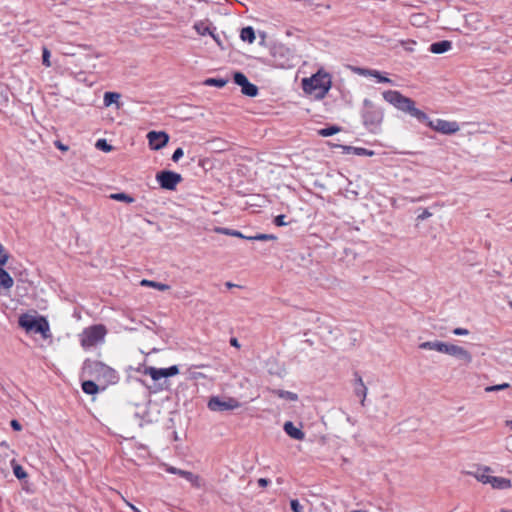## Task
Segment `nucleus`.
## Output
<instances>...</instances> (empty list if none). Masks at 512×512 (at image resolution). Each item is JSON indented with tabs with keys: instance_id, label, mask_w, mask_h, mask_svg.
<instances>
[{
	"instance_id": "obj_1",
	"label": "nucleus",
	"mask_w": 512,
	"mask_h": 512,
	"mask_svg": "<svg viewBox=\"0 0 512 512\" xmlns=\"http://www.w3.org/2000/svg\"><path fill=\"white\" fill-rule=\"evenodd\" d=\"M385 101L396 109L403 111L416 118L419 122L426 123L431 129L445 134L452 135L459 131L460 127L456 121H447L444 119L429 120L426 113L415 107V102L397 90H387L382 93Z\"/></svg>"
},
{
	"instance_id": "obj_2",
	"label": "nucleus",
	"mask_w": 512,
	"mask_h": 512,
	"mask_svg": "<svg viewBox=\"0 0 512 512\" xmlns=\"http://www.w3.org/2000/svg\"><path fill=\"white\" fill-rule=\"evenodd\" d=\"M332 86L331 75L323 69L318 70L311 77L302 79V89L306 94L316 100L323 99Z\"/></svg>"
},
{
	"instance_id": "obj_3",
	"label": "nucleus",
	"mask_w": 512,
	"mask_h": 512,
	"mask_svg": "<svg viewBox=\"0 0 512 512\" xmlns=\"http://www.w3.org/2000/svg\"><path fill=\"white\" fill-rule=\"evenodd\" d=\"M362 123L367 131L377 134L381 131L384 109L370 99L365 98L360 111Z\"/></svg>"
},
{
	"instance_id": "obj_4",
	"label": "nucleus",
	"mask_w": 512,
	"mask_h": 512,
	"mask_svg": "<svg viewBox=\"0 0 512 512\" xmlns=\"http://www.w3.org/2000/svg\"><path fill=\"white\" fill-rule=\"evenodd\" d=\"M83 374L103 380L106 383H114L117 375L114 369L97 360H86L83 364Z\"/></svg>"
},
{
	"instance_id": "obj_5",
	"label": "nucleus",
	"mask_w": 512,
	"mask_h": 512,
	"mask_svg": "<svg viewBox=\"0 0 512 512\" xmlns=\"http://www.w3.org/2000/svg\"><path fill=\"white\" fill-rule=\"evenodd\" d=\"M106 334L107 330L102 324L87 327L80 334L81 346L84 349H89L98 344H101L104 342Z\"/></svg>"
},
{
	"instance_id": "obj_6",
	"label": "nucleus",
	"mask_w": 512,
	"mask_h": 512,
	"mask_svg": "<svg viewBox=\"0 0 512 512\" xmlns=\"http://www.w3.org/2000/svg\"><path fill=\"white\" fill-rule=\"evenodd\" d=\"M19 325L27 332L41 334L44 338L48 337L49 325L44 318H36L29 314H23L19 317Z\"/></svg>"
},
{
	"instance_id": "obj_7",
	"label": "nucleus",
	"mask_w": 512,
	"mask_h": 512,
	"mask_svg": "<svg viewBox=\"0 0 512 512\" xmlns=\"http://www.w3.org/2000/svg\"><path fill=\"white\" fill-rule=\"evenodd\" d=\"M273 58L275 65L282 69H289L296 65L295 56L292 51L285 46L276 47L273 52Z\"/></svg>"
},
{
	"instance_id": "obj_8",
	"label": "nucleus",
	"mask_w": 512,
	"mask_h": 512,
	"mask_svg": "<svg viewBox=\"0 0 512 512\" xmlns=\"http://www.w3.org/2000/svg\"><path fill=\"white\" fill-rule=\"evenodd\" d=\"M207 406L211 411L223 412L239 408L240 402L233 397L220 398L213 396L209 399Z\"/></svg>"
},
{
	"instance_id": "obj_9",
	"label": "nucleus",
	"mask_w": 512,
	"mask_h": 512,
	"mask_svg": "<svg viewBox=\"0 0 512 512\" xmlns=\"http://www.w3.org/2000/svg\"><path fill=\"white\" fill-rule=\"evenodd\" d=\"M444 354H448L450 356H454L462 361H464L465 364H469L472 362V355L471 353L464 349L461 346L445 343V347L443 349Z\"/></svg>"
},
{
	"instance_id": "obj_10",
	"label": "nucleus",
	"mask_w": 512,
	"mask_h": 512,
	"mask_svg": "<svg viewBox=\"0 0 512 512\" xmlns=\"http://www.w3.org/2000/svg\"><path fill=\"white\" fill-rule=\"evenodd\" d=\"M490 472L491 468L488 466L474 465L470 470L466 471L465 474L474 477L476 480H506L502 477L491 476L489 475Z\"/></svg>"
},
{
	"instance_id": "obj_11",
	"label": "nucleus",
	"mask_w": 512,
	"mask_h": 512,
	"mask_svg": "<svg viewBox=\"0 0 512 512\" xmlns=\"http://www.w3.org/2000/svg\"><path fill=\"white\" fill-rule=\"evenodd\" d=\"M182 181L181 174L171 170H162V189L173 191Z\"/></svg>"
},
{
	"instance_id": "obj_12",
	"label": "nucleus",
	"mask_w": 512,
	"mask_h": 512,
	"mask_svg": "<svg viewBox=\"0 0 512 512\" xmlns=\"http://www.w3.org/2000/svg\"><path fill=\"white\" fill-rule=\"evenodd\" d=\"M354 393L356 396L360 397V403L362 406L365 405V399L367 396V387L365 386L362 377L358 374V372L354 373Z\"/></svg>"
},
{
	"instance_id": "obj_13",
	"label": "nucleus",
	"mask_w": 512,
	"mask_h": 512,
	"mask_svg": "<svg viewBox=\"0 0 512 512\" xmlns=\"http://www.w3.org/2000/svg\"><path fill=\"white\" fill-rule=\"evenodd\" d=\"M452 48V42L449 40H442L434 42L429 46V51L433 54H442Z\"/></svg>"
},
{
	"instance_id": "obj_14",
	"label": "nucleus",
	"mask_w": 512,
	"mask_h": 512,
	"mask_svg": "<svg viewBox=\"0 0 512 512\" xmlns=\"http://www.w3.org/2000/svg\"><path fill=\"white\" fill-rule=\"evenodd\" d=\"M283 428L286 434L295 440H303L305 437L304 432L297 428L291 421H287Z\"/></svg>"
},
{
	"instance_id": "obj_15",
	"label": "nucleus",
	"mask_w": 512,
	"mask_h": 512,
	"mask_svg": "<svg viewBox=\"0 0 512 512\" xmlns=\"http://www.w3.org/2000/svg\"><path fill=\"white\" fill-rule=\"evenodd\" d=\"M445 342L441 341H426L419 344V348L422 350H435L443 353Z\"/></svg>"
},
{
	"instance_id": "obj_16",
	"label": "nucleus",
	"mask_w": 512,
	"mask_h": 512,
	"mask_svg": "<svg viewBox=\"0 0 512 512\" xmlns=\"http://www.w3.org/2000/svg\"><path fill=\"white\" fill-rule=\"evenodd\" d=\"M162 468H165L166 471H168L170 473H173V474H176L179 477L186 478V480H197V477L193 478L192 473H190L188 471L181 470V469H176V468H174L172 466H169L167 464H164V463H162Z\"/></svg>"
},
{
	"instance_id": "obj_17",
	"label": "nucleus",
	"mask_w": 512,
	"mask_h": 512,
	"mask_svg": "<svg viewBox=\"0 0 512 512\" xmlns=\"http://www.w3.org/2000/svg\"><path fill=\"white\" fill-rule=\"evenodd\" d=\"M344 150L347 153H352V154L358 155V156H373L374 155V151L368 150V149L362 148V147L345 146Z\"/></svg>"
},
{
	"instance_id": "obj_18",
	"label": "nucleus",
	"mask_w": 512,
	"mask_h": 512,
	"mask_svg": "<svg viewBox=\"0 0 512 512\" xmlns=\"http://www.w3.org/2000/svg\"><path fill=\"white\" fill-rule=\"evenodd\" d=\"M240 38L244 42L253 43L255 40V31L251 26L242 28Z\"/></svg>"
},
{
	"instance_id": "obj_19",
	"label": "nucleus",
	"mask_w": 512,
	"mask_h": 512,
	"mask_svg": "<svg viewBox=\"0 0 512 512\" xmlns=\"http://www.w3.org/2000/svg\"><path fill=\"white\" fill-rule=\"evenodd\" d=\"M361 74L373 76L377 79V81L379 83H392L391 79H389L388 77L382 76L381 73L377 70L362 69Z\"/></svg>"
},
{
	"instance_id": "obj_20",
	"label": "nucleus",
	"mask_w": 512,
	"mask_h": 512,
	"mask_svg": "<svg viewBox=\"0 0 512 512\" xmlns=\"http://www.w3.org/2000/svg\"><path fill=\"white\" fill-rule=\"evenodd\" d=\"M149 145L153 150H160V131H151L147 135Z\"/></svg>"
},
{
	"instance_id": "obj_21",
	"label": "nucleus",
	"mask_w": 512,
	"mask_h": 512,
	"mask_svg": "<svg viewBox=\"0 0 512 512\" xmlns=\"http://www.w3.org/2000/svg\"><path fill=\"white\" fill-rule=\"evenodd\" d=\"M215 232L220 233V234H224V235H228V236H233V237L241 238V239H246V237H247L246 235L242 234L238 230H234V229H230V228H225V227H217V228H215Z\"/></svg>"
},
{
	"instance_id": "obj_22",
	"label": "nucleus",
	"mask_w": 512,
	"mask_h": 512,
	"mask_svg": "<svg viewBox=\"0 0 512 512\" xmlns=\"http://www.w3.org/2000/svg\"><path fill=\"white\" fill-rule=\"evenodd\" d=\"M241 92L246 96L255 97L258 95V87L255 84L248 81L245 85L241 87Z\"/></svg>"
},
{
	"instance_id": "obj_23",
	"label": "nucleus",
	"mask_w": 512,
	"mask_h": 512,
	"mask_svg": "<svg viewBox=\"0 0 512 512\" xmlns=\"http://www.w3.org/2000/svg\"><path fill=\"white\" fill-rule=\"evenodd\" d=\"M82 390L84 393L94 395L98 392V386L94 381L87 380L82 383Z\"/></svg>"
},
{
	"instance_id": "obj_24",
	"label": "nucleus",
	"mask_w": 512,
	"mask_h": 512,
	"mask_svg": "<svg viewBox=\"0 0 512 512\" xmlns=\"http://www.w3.org/2000/svg\"><path fill=\"white\" fill-rule=\"evenodd\" d=\"M340 130H341V128L339 126L331 125V126H328V127L318 130V134L322 137H329V136H332V135L340 132Z\"/></svg>"
},
{
	"instance_id": "obj_25",
	"label": "nucleus",
	"mask_w": 512,
	"mask_h": 512,
	"mask_svg": "<svg viewBox=\"0 0 512 512\" xmlns=\"http://www.w3.org/2000/svg\"><path fill=\"white\" fill-rule=\"evenodd\" d=\"M119 98H120V94H118V93L106 92L104 94V99H103L104 105L108 107L114 103H117Z\"/></svg>"
},
{
	"instance_id": "obj_26",
	"label": "nucleus",
	"mask_w": 512,
	"mask_h": 512,
	"mask_svg": "<svg viewBox=\"0 0 512 512\" xmlns=\"http://www.w3.org/2000/svg\"><path fill=\"white\" fill-rule=\"evenodd\" d=\"M275 394L279 398L287 399L289 401H297L298 400V395L296 393H294V392H291V391L276 390Z\"/></svg>"
},
{
	"instance_id": "obj_27",
	"label": "nucleus",
	"mask_w": 512,
	"mask_h": 512,
	"mask_svg": "<svg viewBox=\"0 0 512 512\" xmlns=\"http://www.w3.org/2000/svg\"><path fill=\"white\" fill-rule=\"evenodd\" d=\"M194 28L195 30L197 31V33L199 35H207V34H212V30L211 28L204 22H198L194 25Z\"/></svg>"
},
{
	"instance_id": "obj_28",
	"label": "nucleus",
	"mask_w": 512,
	"mask_h": 512,
	"mask_svg": "<svg viewBox=\"0 0 512 512\" xmlns=\"http://www.w3.org/2000/svg\"><path fill=\"white\" fill-rule=\"evenodd\" d=\"M246 240L249 241H268L276 240V236L273 234H256L254 236H247Z\"/></svg>"
},
{
	"instance_id": "obj_29",
	"label": "nucleus",
	"mask_w": 512,
	"mask_h": 512,
	"mask_svg": "<svg viewBox=\"0 0 512 512\" xmlns=\"http://www.w3.org/2000/svg\"><path fill=\"white\" fill-rule=\"evenodd\" d=\"M227 83H228V80L223 79V78H209L205 81L206 85L215 86L218 88L224 87Z\"/></svg>"
},
{
	"instance_id": "obj_30",
	"label": "nucleus",
	"mask_w": 512,
	"mask_h": 512,
	"mask_svg": "<svg viewBox=\"0 0 512 512\" xmlns=\"http://www.w3.org/2000/svg\"><path fill=\"white\" fill-rule=\"evenodd\" d=\"M11 464H12V468H13V471H14V475L18 479H23V478L27 477V474H26V472L24 471V469H23V467L21 465L17 464L14 460L11 461Z\"/></svg>"
},
{
	"instance_id": "obj_31",
	"label": "nucleus",
	"mask_w": 512,
	"mask_h": 512,
	"mask_svg": "<svg viewBox=\"0 0 512 512\" xmlns=\"http://www.w3.org/2000/svg\"><path fill=\"white\" fill-rule=\"evenodd\" d=\"M233 80L234 83L240 87H242L249 81L245 74H243L242 72H235L233 75Z\"/></svg>"
},
{
	"instance_id": "obj_32",
	"label": "nucleus",
	"mask_w": 512,
	"mask_h": 512,
	"mask_svg": "<svg viewBox=\"0 0 512 512\" xmlns=\"http://www.w3.org/2000/svg\"><path fill=\"white\" fill-rule=\"evenodd\" d=\"M110 198L113 199V200L124 201V202H127V203L134 202V199L131 196H129L128 194H125V193L111 194Z\"/></svg>"
},
{
	"instance_id": "obj_33",
	"label": "nucleus",
	"mask_w": 512,
	"mask_h": 512,
	"mask_svg": "<svg viewBox=\"0 0 512 512\" xmlns=\"http://www.w3.org/2000/svg\"><path fill=\"white\" fill-rule=\"evenodd\" d=\"M143 373L150 375L153 380L160 379V369L155 367H144Z\"/></svg>"
},
{
	"instance_id": "obj_34",
	"label": "nucleus",
	"mask_w": 512,
	"mask_h": 512,
	"mask_svg": "<svg viewBox=\"0 0 512 512\" xmlns=\"http://www.w3.org/2000/svg\"><path fill=\"white\" fill-rule=\"evenodd\" d=\"M179 369L177 365H173L168 368H162V378H168L178 374Z\"/></svg>"
},
{
	"instance_id": "obj_35",
	"label": "nucleus",
	"mask_w": 512,
	"mask_h": 512,
	"mask_svg": "<svg viewBox=\"0 0 512 512\" xmlns=\"http://www.w3.org/2000/svg\"><path fill=\"white\" fill-rule=\"evenodd\" d=\"M510 385L508 383H502V384H498V385H492V386H487L485 388V392H496V391H501V390H505L507 388H509Z\"/></svg>"
},
{
	"instance_id": "obj_36",
	"label": "nucleus",
	"mask_w": 512,
	"mask_h": 512,
	"mask_svg": "<svg viewBox=\"0 0 512 512\" xmlns=\"http://www.w3.org/2000/svg\"><path fill=\"white\" fill-rule=\"evenodd\" d=\"M96 148L104 151V152H110L112 150V146L107 143L105 139H99L96 144Z\"/></svg>"
},
{
	"instance_id": "obj_37",
	"label": "nucleus",
	"mask_w": 512,
	"mask_h": 512,
	"mask_svg": "<svg viewBox=\"0 0 512 512\" xmlns=\"http://www.w3.org/2000/svg\"><path fill=\"white\" fill-rule=\"evenodd\" d=\"M42 63L46 67H50L51 66L50 51L47 48H45V47L43 48V51H42Z\"/></svg>"
},
{
	"instance_id": "obj_38",
	"label": "nucleus",
	"mask_w": 512,
	"mask_h": 512,
	"mask_svg": "<svg viewBox=\"0 0 512 512\" xmlns=\"http://www.w3.org/2000/svg\"><path fill=\"white\" fill-rule=\"evenodd\" d=\"M493 489H508L511 487V482H490Z\"/></svg>"
},
{
	"instance_id": "obj_39",
	"label": "nucleus",
	"mask_w": 512,
	"mask_h": 512,
	"mask_svg": "<svg viewBox=\"0 0 512 512\" xmlns=\"http://www.w3.org/2000/svg\"><path fill=\"white\" fill-rule=\"evenodd\" d=\"M290 506L293 512H303V506L296 499L291 500Z\"/></svg>"
},
{
	"instance_id": "obj_40",
	"label": "nucleus",
	"mask_w": 512,
	"mask_h": 512,
	"mask_svg": "<svg viewBox=\"0 0 512 512\" xmlns=\"http://www.w3.org/2000/svg\"><path fill=\"white\" fill-rule=\"evenodd\" d=\"M183 155L184 151L182 148L179 147L174 151L171 159L173 162H178L183 157Z\"/></svg>"
},
{
	"instance_id": "obj_41",
	"label": "nucleus",
	"mask_w": 512,
	"mask_h": 512,
	"mask_svg": "<svg viewBox=\"0 0 512 512\" xmlns=\"http://www.w3.org/2000/svg\"><path fill=\"white\" fill-rule=\"evenodd\" d=\"M274 224L276 226H285L287 223L285 222V215L281 214L275 217Z\"/></svg>"
},
{
	"instance_id": "obj_42",
	"label": "nucleus",
	"mask_w": 512,
	"mask_h": 512,
	"mask_svg": "<svg viewBox=\"0 0 512 512\" xmlns=\"http://www.w3.org/2000/svg\"><path fill=\"white\" fill-rule=\"evenodd\" d=\"M452 332H453L454 335H457V336H466V335L469 334V330L468 329L461 328V327L455 328Z\"/></svg>"
},
{
	"instance_id": "obj_43",
	"label": "nucleus",
	"mask_w": 512,
	"mask_h": 512,
	"mask_svg": "<svg viewBox=\"0 0 512 512\" xmlns=\"http://www.w3.org/2000/svg\"><path fill=\"white\" fill-rule=\"evenodd\" d=\"M140 284H141L142 286H152V287H154V288L160 289V283H158V282L149 281V280H145V279H144V280H142V281L140 282Z\"/></svg>"
},
{
	"instance_id": "obj_44",
	"label": "nucleus",
	"mask_w": 512,
	"mask_h": 512,
	"mask_svg": "<svg viewBox=\"0 0 512 512\" xmlns=\"http://www.w3.org/2000/svg\"><path fill=\"white\" fill-rule=\"evenodd\" d=\"M8 260V254L4 252L3 247L0 245V264H5Z\"/></svg>"
},
{
	"instance_id": "obj_45",
	"label": "nucleus",
	"mask_w": 512,
	"mask_h": 512,
	"mask_svg": "<svg viewBox=\"0 0 512 512\" xmlns=\"http://www.w3.org/2000/svg\"><path fill=\"white\" fill-rule=\"evenodd\" d=\"M432 215L431 212H429L427 209H424L421 214L417 216L418 220H425L429 218Z\"/></svg>"
},
{
	"instance_id": "obj_46",
	"label": "nucleus",
	"mask_w": 512,
	"mask_h": 512,
	"mask_svg": "<svg viewBox=\"0 0 512 512\" xmlns=\"http://www.w3.org/2000/svg\"><path fill=\"white\" fill-rule=\"evenodd\" d=\"M128 422H129V425L131 427H134L136 425L137 426H141L142 425L136 414L133 416L132 419H129Z\"/></svg>"
},
{
	"instance_id": "obj_47",
	"label": "nucleus",
	"mask_w": 512,
	"mask_h": 512,
	"mask_svg": "<svg viewBox=\"0 0 512 512\" xmlns=\"http://www.w3.org/2000/svg\"><path fill=\"white\" fill-rule=\"evenodd\" d=\"M11 427L16 431H20L22 429L21 424L17 420L11 421Z\"/></svg>"
},
{
	"instance_id": "obj_48",
	"label": "nucleus",
	"mask_w": 512,
	"mask_h": 512,
	"mask_svg": "<svg viewBox=\"0 0 512 512\" xmlns=\"http://www.w3.org/2000/svg\"><path fill=\"white\" fill-rule=\"evenodd\" d=\"M168 142H169V135L166 132L162 131V148L164 146H166Z\"/></svg>"
},
{
	"instance_id": "obj_49",
	"label": "nucleus",
	"mask_w": 512,
	"mask_h": 512,
	"mask_svg": "<svg viewBox=\"0 0 512 512\" xmlns=\"http://www.w3.org/2000/svg\"><path fill=\"white\" fill-rule=\"evenodd\" d=\"M211 37L216 41V43L219 45V46H222V43H221V40L219 38L218 35L214 34V32L212 31V34H210Z\"/></svg>"
},
{
	"instance_id": "obj_50",
	"label": "nucleus",
	"mask_w": 512,
	"mask_h": 512,
	"mask_svg": "<svg viewBox=\"0 0 512 512\" xmlns=\"http://www.w3.org/2000/svg\"><path fill=\"white\" fill-rule=\"evenodd\" d=\"M230 344H231V346H234V347H237V348L240 347V344H239L238 340L236 338H234V337H232L230 339Z\"/></svg>"
},
{
	"instance_id": "obj_51",
	"label": "nucleus",
	"mask_w": 512,
	"mask_h": 512,
	"mask_svg": "<svg viewBox=\"0 0 512 512\" xmlns=\"http://www.w3.org/2000/svg\"><path fill=\"white\" fill-rule=\"evenodd\" d=\"M56 146H57V148H59V149H60V150H62V151H66V150H68V147H67V146H65V145H63L61 142H57V143H56Z\"/></svg>"
},
{
	"instance_id": "obj_52",
	"label": "nucleus",
	"mask_w": 512,
	"mask_h": 512,
	"mask_svg": "<svg viewBox=\"0 0 512 512\" xmlns=\"http://www.w3.org/2000/svg\"><path fill=\"white\" fill-rule=\"evenodd\" d=\"M225 286H226L227 288H233V287H236L237 285H235V284H233V283H231V282H226V283H225Z\"/></svg>"
},
{
	"instance_id": "obj_53",
	"label": "nucleus",
	"mask_w": 512,
	"mask_h": 512,
	"mask_svg": "<svg viewBox=\"0 0 512 512\" xmlns=\"http://www.w3.org/2000/svg\"><path fill=\"white\" fill-rule=\"evenodd\" d=\"M155 179L160 184V171L156 172Z\"/></svg>"
},
{
	"instance_id": "obj_54",
	"label": "nucleus",
	"mask_w": 512,
	"mask_h": 512,
	"mask_svg": "<svg viewBox=\"0 0 512 512\" xmlns=\"http://www.w3.org/2000/svg\"><path fill=\"white\" fill-rule=\"evenodd\" d=\"M259 484H260L261 487H266L268 482H259Z\"/></svg>"
},
{
	"instance_id": "obj_55",
	"label": "nucleus",
	"mask_w": 512,
	"mask_h": 512,
	"mask_svg": "<svg viewBox=\"0 0 512 512\" xmlns=\"http://www.w3.org/2000/svg\"><path fill=\"white\" fill-rule=\"evenodd\" d=\"M168 288H169V287H168L167 285L162 284V291H164V290H166V289H168Z\"/></svg>"
},
{
	"instance_id": "obj_56",
	"label": "nucleus",
	"mask_w": 512,
	"mask_h": 512,
	"mask_svg": "<svg viewBox=\"0 0 512 512\" xmlns=\"http://www.w3.org/2000/svg\"><path fill=\"white\" fill-rule=\"evenodd\" d=\"M507 425L510 427V429L512 430V421H509L507 422Z\"/></svg>"
},
{
	"instance_id": "obj_57",
	"label": "nucleus",
	"mask_w": 512,
	"mask_h": 512,
	"mask_svg": "<svg viewBox=\"0 0 512 512\" xmlns=\"http://www.w3.org/2000/svg\"><path fill=\"white\" fill-rule=\"evenodd\" d=\"M500 512H512V510H505V509H502V510H500Z\"/></svg>"
},
{
	"instance_id": "obj_58",
	"label": "nucleus",
	"mask_w": 512,
	"mask_h": 512,
	"mask_svg": "<svg viewBox=\"0 0 512 512\" xmlns=\"http://www.w3.org/2000/svg\"><path fill=\"white\" fill-rule=\"evenodd\" d=\"M130 507H131L134 511L138 512V510L135 508V506L130 505Z\"/></svg>"
},
{
	"instance_id": "obj_59",
	"label": "nucleus",
	"mask_w": 512,
	"mask_h": 512,
	"mask_svg": "<svg viewBox=\"0 0 512 512\" xmlns=\"http://www.w3.org/2000/svg\"><path fill=\"white\" fill-rule=\"evenodd\" d=\"M511 307H512V303H511Z\"/></svg>"
}]
</instances>
